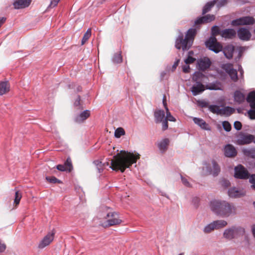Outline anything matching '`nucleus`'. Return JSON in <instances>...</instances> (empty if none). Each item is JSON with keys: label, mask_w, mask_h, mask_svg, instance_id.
<instances>
[{"label": "nucleus", "mask_w": 255, "mask_h": 255, "mask_svg": "<svg viewBox=\"0 0 255 255\" xmlns=\"http://www.w3.org/2000/svg\"><path fill=\"white\" fill-rule=\"evenodd\" d=\"M139 155L135 156L133 153L125 150H121L114 156L111 161L110 167L114 171H120L123 173L126 168H129L134 163L136 162Z\"/></svg>", "instance_id": "obj_1"}, {"label": "nucleus", "mask_w": 255, "mask_h": 255, "mask_svg": "<svg viewBox=\"0 0 255 255\" xmlns=\"http://www.w3.org/2000/svg\"><path fill=\"white\" fill-rule=\"evenodd\" d=\"M210 207L213 212L222 217H229L235 212L233 205L226 201H212L210 202Z\"/></svg>", "instance_id": "obj_2"}, {"label": "nucleus", "mask_w": 255, "mask_h": 255, "mask_svg": "<svg viewBox=\"0 0 255 255\" xmlns=\"http://www.w3.org/2000/svg\"><path fill=\"white\" fill-rule=\"evenodd\" d=\"M196 33V29L191 28L187 31L185 37L183 38V35L181 33L176 39L175 47L179 50L182 48L183 51L188 50L192 45Z\"/></svg>", "instance_id": "obj_3"}, {"label": "nucleus", "mask_w": 255, "mask_h": 255, "mask_svg": "<svg viewBox=\"0 0 255 255\" xmlns=\"http://www.w3.org/2000/svg\"><path fill=\"white\" fill-rule=\"evenodd\" d=\"M245 233V230L244 228L240 226H232L224 231L223 236L227 240H231L243 236Z\"/></svg>", "instance_id": "obj_4"}, {"label": "nucleus", "mask_w": 255, "mask_h": 255, "mask_svg": "<svg viewBox=\"0 0 255 255\" xmlns=\"http://www.w3.org/2000/svg\"><path fill=\"white\" fill-rule=\"evenodd\" d=\"M254 139H255L254 135L241 131L236 135L235 143L239 145H246L253 142Z\"/></svg>", "instance_id": "obj_5"}, {"label": "nucleus", "mask_w": 255, "mask_h": 255, "mask_svg": "<svg viewBox=\"0 0 255 255\" xmlns=\"http://www.w3.org/2000/svg\"><path fill=\"white\" fill-rule=\"evenodd\" d=\"M205 46L210 50L214 52L215 53H218L222 51L223 46L222 44L217 41L216 37L210 36L207 39L205 43Z\"/></svg>", "instance_id": "obj_6"}, {"label": "nucleus", "mask_w": 255, "mask_h": 255, "mask_svg": "<svg viewBox=\"0 0 255 255\" xmlns=\"http://www.w3.org/2000/svg\"><path fill=\"white\" fill-rule=\"evenodd\" d=\"M107 218L109 219L103 225L105 227L119 225L122 222V220L119 218L118 213L116 212L108 213L106 215Z\"/></svg>", "instance_id": "obj_7"}, {"label": "nucleus", "mask_w": 255, "mask_h": 255, "mask_svg": "<svg viewBox=\"0 0 255 255\" xmlns=\"http://www.w3.org/2000/svg\"><path fill=\"white\" fill-rule=\"evenodd\" d=\"M234 177L237 179H247L249 178L250 174L243 165L239 164L235 167Z\"/></svg>", "instance_id": "obj_8"}, {"label": "nucleus", "mask_w": 255, "mask_h": 255, "mask_svg": "<svg viewBox=\"0 0 255 255\" xmlns=\"http://www.w3.org/2000/svg\"><path fill=\"white\" fill-rule=\"evenodd\" d=\"M255 23V20L252 16H243L233 20L232 24L234 26L240 25H252Z\"/></svg>", "instance_id": "obj_9"}, {"label": "nucleus", "mask_w": 255, "mask_h": 255, "mask_svg": "<svg viewBox=\"0 0 255 255\" xmlns=\"http://www.w3.org/2000/svg\"><path fill=\"white\" fill-rule=\"evenodd\" d=\"M55 234V232L54 230L49 232L39 243L38 248L40 249H43L49 245L53 240Z\"/></svg>", "instance_id": "obj_10"}, {"label": "nucleus", "mask_w": 255, "mask_h": 255, "mask_svg": "<svg viewBox=\"0 0 255 255\" xmlns=\"http://www.w3.org/2000/svg\"><path fill=\"white\" fill-rule=\"evenodd\" d=\"M211 64V62L208 57L201 58L197 61L198 69L200 71H205L210 67Z\"/></svg>", "instance_id": "obj_11"}, {"label": "nucleus", "mask_w": 255, "mask_h": 255, "mask_svg": "<svg viewBox=\"0 0 255 255\" xmlns=\"http://www.w3.org/2000/svg\"><path fill=\"white\" fill-rule=\"evenodd\" d=\"M212 167L207 166V170L210 174L214 177L217 176L221 171L220 166L215 160H212Z\"/></svg>", "instance_id": "obj_12"}, {"label": "nucleus", "mask_w": 255, "mask_h": 255, "mask_svg": "<svg viewBox=\"0 0 255 255\" xmlns=\"http://www.w3.org/2000/svg\"><path fill=\"white\" fill-rule=\"evenodd\" d=\"M238 36L242 40L248 41L251 36L250 31L245 27H241L237 31Z\"/></svg>", "instance_id": "obj_13"}, {"label": "nucleus", "mask_w": 255, "mask_h": 255, "mask_svg": "<svg viewBox=\"0 0 255 255\" xmlns=\"http://www.w3.org/2000/svg\"><path fill=\"white\" fill-rule=\"evenodd\" d=\"M237 152L235 147L232 144H228L224 147V154L225 156L230 157L237 155Z\"/></svg>", "instance_id": "obj_14"}, {"label": "nucleus", "mask_w": 255, "mask_h": 255, "mask_svg": "<svg viewBox=\"0 0 255 255\" xmlns=\"http://www.w3.org/2000/svg\"><path fill=\"white\" fill-rule=\"evenodd\" d=\"M90 115L91 112L89 110H85L75 118V122L79 124L82 123L87 119Z\"/></svg>", "instance_id": "obj_15"}, {"label": "nucleus", "mask_w": 255, "mask_h": 255, "mask_svg": "<svg viewBox=\"0 0 255 255\" xmlns=\"http://www.w3.org/2000/svg\"><path fill=\"white\" fill-rule=\"evenodd\" d=\"M31 2V0H16L13 3L14 8L16 9L28 7Z\"/></svg>", "instance_id": "obj_16"}, {"label": "nucleus", "mask_w": 255, "mask_h": 255, "mask_svg": "<svg viewBox=\"0 0 255 255\" xmlns=\"http://www.w3.org/2000/svg\"><path fill=\"white\" fill-rule=\"evenodd\" d=\"M235 50V47L232 44H229L223 47V52L224 56L228 59H231L233 57V53Z\"/></svg>", "instance_id": "obj_17"}, {"label": "nucleus", "mask_w": 255, "mask_h": 255, "mask_svg": "<svg viewBox=\"0 0 255 255\" xmlns=\"http://www.w3.org/2000/svg\"><path fill=\"white\" fill-rule=\"evenodd\" d=\"M193 121L195 124L200 127L202 129L206 130H210L211 129L209 125L202 119L195 117L193 119Z\"/></svg>", "instance_id": "obj_18"}, {"label": "nucleus", "mask_w": 255, "mask_h": 255, "mask_svg": "<svg viewBox=\"0 0 255 255\" xmlns=\"http://www.w3.org/2000/svg\"><path fill=\"white\" fill-rule=\"evenodd\" d=\"M205 90L204 85L200 82H197L196 85L191 88V92L193 96H197Z\"/></svg>", "instance_id": "obj_19"}, {"label": "nucleus", "mask_w": 255, "mask_h": 255, "mask_svg": "<svg viewBox=\"0 0 255 255\" xmlns=\"http://www.w3.org/2000/svg\"><path fill=\"white\" fill-rule=\"evenodd\" d=\"M228 195L230 197L238 198L243 196L244 192L236 187H233L228 190Z\"/></svg>", "instance_id": "obj_20"}, {"label": "nucleus", "mask_w": 255, "mask_h": 255, "mask_svg": "<svg viewBox=\"0 0 255 255\" xmlns=\"http://www.w3.org/2000/svg\"><path fill=\"white\" fill-rule=\"evenodd\" d=\"M221 32V36L225 38H232L236 35V31L232 28L224 29Z\"/></svg>", "instance_id": "obj_21"}, {"label": "nucleus", "mask_w": 255, "mask_h": 255, "mask_svg": "<svg viewBox=\"0 0 255 255\" xmlns=\"http://www.w3.org/2000/svg\"><path fill=\"white\" fill-rule=\"evenodd\" d=\"M154 116L155 118V122L160 123L162 122L165 117V113L163 110H159L154 112Z\"/></svg>", "instance_id": "obj_22"}, {"label": "nucleus", "mask_w": 255, "mask_h": 255, "mask_svg": "<svg viewBox=\"0 0 255 255\" xmlns=\"http://www.w3.org/2000/svg\"><path fill=\"white\" fill-rule=\"evenodd\" d=\"M234 100L239 104H241L244 102L245 96L240 91L237 90L234 93Z\"/></svg>", "instance_id": "obj_23"}, {"label": "nucleus", "mask_w": 255, "mask_h": 255, "mask_svg": "<svg viewBox=\"0 0 255 255\" xmlns=\"http://www.w3.org/2000/svg\"><path fill=\"white\" fill-rule=\"evenodd\" d=\"M169 143V139L166 138L162 139L158 143V147L159 148V149L162 152H164L165 151L167 150Z\"/></svg>", "instance_id": "obj_24"}, {"label": "nucleus", "mask_w": 255, "mask_h": 255, "mask_svg": "<svg viewBox=\"0 0 255 255\" xmlns=\"http://www.w3.org/2000/svg\"><path fill=\"white\" fill-rule=\"evenodd\" d=\"M216 0H212L208 2L203 8L202 14H205L207 12H209L211 9V8L214 6Z\"/></svg>", "instance_id": "obj_25"}, {"label": "nucleus", "mask_w": 255, "mask_h": 255, "mask_svg": "<svg viewBox=\"0 0 255 255\" xmlns=\"http://www.w3.org/2000/svg\"><path fill=\"white\" fill-rule=\"evenodd\" d=\"M93 163L95 164V165L96 167V168L98 171L99 173H102L104 170V168L105 167L106 164L108 165H109V163H102L101 161L100 160H95L93 162Z\"/></svg>", "instance_id": "obj_26"}, {"label": "nucleus", "mask_w": 255, "mask_h": 255, "mask_svg": "<svg viewBox=\"0 0 255 255\" xmlns=\"http://www.w3.org/2000/svg\"><path fill=\"white\" fill-rule=\"evenodd\" d=\"M243 153L248 157L255 158V148H244L243 149Z\"/></svg>", "instance_id": "obj_27"}, {"label": "nucleus", "mask_w": 255, "mask_h": 255, "mask_svg": "<svg viewBox=\"0 0 255 255\" xmlns=\"http://www.w3.org/2000/svg\"><path fill=\"white\" fill-rule=\"evenodd\" d=\"M9 90L7 82H0V95L4 94Z\"/></svg>", "instance_id": "obj_28"}, {"label": "nucleus", "mask_w": 255, "mask_h": 255, "mask_svg": "<svg viewBox=\"0 0 255 255\" xmlns=\"http://www.w3.org/2000/svg\"><path fill=\"white\" fill-rule=\"evenodd\" d=\"M213 222L215 229L222 228L227 225V222L224 220H217Z\"/></svg>", "instance_id": "obj_29"}, {"label": "nucleus", "mask_w": 255, "mask_h": 255, "mask_svg": "<svg viewBox=\"0 0 255 255\" xmlns=\"http://www.w3.org/2000/svg\"><path fill=\"white\" fill-rule=\"evenodd\" d=\"M204 77H205L204 74H203V73H202L200 72L196 71V72H194V73L193 75L192 79H193V80L194 81L196 82V83L197 82H201V81L202 80V79Z\"/></svg>", "instance_id": "obj_30"}, {"label": "nucleus", "mask_w": 255, "mask_h": 255, "mask_svg": "<svg viewBox=\"0 0 255 255\" xmlns=\"http://www.w3.org/2000/svg\"><path fill=\"white\" fill-rule=\"evenodd\" d=\"M112 61L115 64H119L121 63L123 61L121 52L115 53L112 58Z\"/></svg>", "instance_id": "obj_31"}, {"label": "nucleus", "mask_w": 255, "mask_h": 255, "mask_svg": "<svg viewBox=\"0 0 255 255\" xmlns=\"http://www.w3.org/2000/svg\"><path fill=\"white\" fill-rule=\"evenodd\" d=\"M220 83H209L206 86V88L210 90H220Z\"/></svg>", "instance_id": "obj_32"}, {"label": "nucleus", "mask_w": 255, "mask_h": 255, "mask_svg": "<svg viewBox=\"0 0 255 255\" xmlns=\"http://www.w3.org/2000/svg\"><path fill=\"white\" fill-rule=\"evenodd\" d=\"M163 104H164V105L165 107V109L167 111L166 117L165 119H166L167 121L175 122L176 121L175 118L171 115V113L169 112L168 111V109L166 107V103L165 100V96L163 97Z\"/></svg>", "instance_id": "obj_33"}, {"label": "nucleus", "mask_w": 255, "mask_h": 255, "mask_svg": "<svg viewBox=\"0 0 255 255\" xmlns=\"http://www.w3.org/2000/svg\"><path fill=\"white\" fill-rule=\"evenodd\" d=\"M222 30H220L219 26L214 25L211 28V36L216 37V36L220 34L221 35Z\"/></svg>", "instance_id": "obj_34"}, {"label": "nucleus", "mask_w": 255, "mask_h": 255, "mask_svg": "<svg viewBox=\"0 0 255 255\" xmlns=\"http://www.w3.org/2000/svg\"><path fill=\"white\" fill-rule=\"evenodd\" d=\"M231 79L234 82H237L239 79L238 73L236 69H233L228 73Z\"/></svg>", "instance_id": "obj_35"}, {"label": "nucleus", "mask_w": 255, "mask_h": 255, "mask_svg": "<svg viewBox=\"0 0 255 255\" xmlns=\"http://www.w3.org/2000/svg\"><path fill=\"white\" fill-rule=\"evenodd\" d=\"M91 35V29L88 28L82 38L81 41V45H84L86 42V41L89 39Z\"/></svg>", "instance_id": "obj_36"}, {"label": "nucleus", "mask_w": 255, "mask_h": 255, "mask_svg": "<svg viewBox=\"0 0 255 255\" xmlns=\"http://www.w3.org/2000/svg\"><path fill=\"white\" fill-rule=\"evenodd\" d=\"M213 224V222H212L206 225L203 229V232L205 233H209L215 229Z\"/></svg>", "instance_id": "obj_37"}, {"label": "nucleus", "mask_w": 255, "mask_h": 255, "mask_svg": "<svg viewBox=\"0 0 255 255\" xmlns=\"http://www.w3.org/2000/svg\"><path fill=\"white\" fill-rule=\"evenodd\" d=\"M125 134V130L122 128H118L115 131V136L117 138H120L122 135Z\"/></svg>", "instance_id": "obj_38"}, {"label": "nucleus", "mask_w": 255, "mask_h": 255, "mask_svg": "<svg viewBox=\"0 0 255 255\" xmlns=\"http://www.w3.org/2000/svg\"><path fill=\"white\" fill-rule=\"evenodd\" d=\"M46 179L51 183H61V180H59L54 176H46Z\"/></svg>", "instance_id": "obj_39"}, {"label": "nucleus", "mask_w": 255, "mask_h": 255, "mask_svg": "<svg viewBox=\"0 0 255 255\" xmlns=\"http://www.w3.org/2000/svg\"><path fill=\"white\" fill-rule=\"evenodd\" d=\"M209 110L214 114H219L220 111V107L218 106L211 105L208 106Z\"/></svg>", "instance_id": "obj_40"}, {"label": "nucleus", "mask_w": 255, "mask_h": 255, "mask_svg": "<svg viewBox=\"0 0 255 255\" xmlns=\"http://www.w3.org/2000/svg\"><path fill=\"white\" fill-rule=\"evenodd\" d=\"M64 165L66 167L67 171L69 172H70L72 170L73 167L72 164V161L70 157L67 158L64 163Z\"/></svg>", "instance_id": "obj_41"}, {"label": "nucleus", "mask_w": 255, "mask_h": 255, "mask_svg": "<svg viewBox=\"0 0 255 255\" xmlns=\"http://www.w3.org/2000/svg\"><path fill=\"white\" fill-rule=\"evenodd\" d=\"M255 91H252L249 93V94L247 97L246 100H247V102L250 104L252 102H253V100H255Z\"/></svg>", "instance_id": "obj_42"}, {"label": "nucleus", "mask_w": 255, "mask_h": 255, "mask_svg": "<svg viewBox=\"0 0 255 255\" xmlns=\"http://www.w3.org/2000/svg\"><path fill=\"white\" fill-rule=\"evenodd\" d=\"M203 17L205 23L210 22L214 20L215 18V15L213 14H207L205 16H203Z\"/></svg>", "instance_id": "obj_43"}, {"label": "nucleus", "mask_w": 255, "mask_h": 255, "mask_svg": "<svg viewBox=\"0 0 255 255\" xmlns=\"http://www.w3.org/2000/svg\"><path fill=\"white\" fill-rule=\"evenodd\" d=\"M223 128L226 131H230L231 130V125L228 121H224L222 123Z\"/></svg>", "instance_id": "obj_44"}, {"label": "nucleus", "mask_w": 255, "mask_h": 255, "mask_svg": "<svg viewBox=\"0 0 255 255\" xmlns=\"http://www.w3.org/2000/svg\"><path fill=\"white\" fill-rule=\"evenodd\" d=\"M21 198V195L18 191H16L15 193V198L14 203L16 205H18L19 203L20 199Z\"/></svg>", "instance_id": "obj_45"}, {"label": "nucleus", "mask_w": 255, "mask_h": 255, "mask_svg": "<svg viewBox=\"0 0 255 255\" xmlns=\"http://www.w3.org/2000/svg\"><path fill=\"white\" fill-rule=\"evenodd\" d=\"M223 68L225 70L226 72L228 74L231 71H232V69H234L233 68V65L231 64H225Z\"/></svg>", "instance_id": "obj_46"}, {"label": "nucleus", "mask_w": 255, "mask_h": 255, "mask_svg": "<svg viewBox=\"0 0 255 255\" xmlns=\"http://www.w3.org/2000/svg\"><path fill=\"white\" fill-rule=\"evenodd\" d=\"M203 16L198 17L194 22V25H197L205 23Z\"/></svg>", "instance_id": "obj_47"}, {"label": "nucleus", "mask_w": 255, "mask_h": 255, "mask_svg": "<svg viewBox=\"0 0 255 255\" xmlns=\"http://www.w3.org/2000/svg\"><path fill=\"white\" fill-rule=\"evenodd\" d=\"M249 182L252 184L251 187L255 190V174H252L250 176Z\"/></svg>", "instance_id": "obj_48"}, {"label": "nucleus", "mask_w": 255, "mask_h": 255, "mask_svg": "<svg viewBox=\"0 0 255 255\" xmlns=\"http://www.w3.org/2000/svg\"><path fill=\"white\" fill-rule=\"evenodd\" d=\"M196 59L195 58L192 57L190 55H188V57L185 60V62L186 64H189L193 63Z\"/></svg>", "instance_id": "obj_49"}, {"label": "nucleus", "mask_w": 255, "mask_h": 255, "mask_svg": "<svg viewBox=\"0 0 255 255\" xmlns=\"http://www.w3.org/2000/svg\"><path fill=\"white\" fill-rule=\"evenodd\" d=\"M181 179L182 183L186 187H191V184L188 181L187 179L185 177H184L182 175H181Z\"/></svg>", "instance_id": "obj_50"}, {"label": "nucleus", "mask_w": 255, "mask_h": 255, "mask_svg": "<svg viewBox=\"0 0 255 255\" xmlns=\"http://www.w3.org/2000/svg\"><path fill=\"white\" fill-rule=\"evenodd\" d=\"M234 127L236 130H240L242 128V125L240 122L236 121L234 124Z\"/></svg>", "instance_id": "obj_51"}, {"label": "nucleus", "mask_w": 255, "mask_h": 255, "mask_svg": "<svg viewBox=\"0 0 255 255\" xmlns=\"http://www.w3.org/2000/svg\"><path fill=\"white\" fill-rule=\"evenodd\" d=\"M162 122V129L163 131H164L168 128V122L166 119H164Z\"/></svg>", "instance_id": "obj_52"}, {"label": "nucleus", "mask_w": 255, "mask_h": 255, "mask_svg": "<svg viewBox=\"0 0 255 255\" xmlns=\"http://www.w3.org/2000/svg\"><path fill=\"white\" fill-rule=\"evenodd\" d=\"M249 117L251 119H255V109H251L248 111Z\"/></svg>", "instance_id": "obj_53"}, {"label": "nucleus", "mask_w": 255, "mask_h": 255, "mask_svg": "<svg viewBox=\"0 0 255 255\" xmlns=\"http://www.w3.org/2000/svg\"><path fill=\"white\" fill-rule=\"evenodd\" d=\"M224 108L226 111V113L227 115H231L234 111V109L231 107L228 106V107H225Z\"/></svg>", "instance_id": "obj_54"}, {"label": "nucleus", "mask_w": 255, "mask_h": 255, "mask_svg": "<svg viewBox=\"0 0 255 255\" xmlns=\"http://www.w3.org/2000/svg\"><path fill=\"white\" fill-rule=\"evenodd\" d=\"M59 1L60 0H51L48 7H54L57 5Z\"/></svg>", "instance_id": "obj_55"}, {"label": "nucleus", "mask_w": 255, "mask_h": 255, "mask_svg": "<svg viewBox=\"0 0 255 255\" xmlns=\"http://www.w3.org/2000/svg\"><path fill=\"white\" fill-rule=\"evenodd\" d=\"M198 103L199 106L202 108H206L208 106V103L204 101H199Z\"/></svg>", "instance_id": "obj_56"}, {"label": "nucleus", "mask_w": 255, "mask_h": 255, "mask_svg": "<svg viewBox=\"0 0 255 255\" xmlns=\"http://www.w3.org/2000/svg\"><path fill=\"white\" fill-rule=\"evenodd\" d=\"M56 168L61 171H67L66 167L65 166L64 164H59L56 166Z\"/></svg>", "instance_id": "obj_57"}, {"label": "nucleus", "mask_w": 255, "mask_h": 255, "mask_svg": "<svg viewBox=\"0 0 255 255\" xmlns=\"http://www.w3.org/2000/svg\"><path fill=\"white\" fill-rule=\"evenodd\" d=\"M183 72L185 73H188L190 72V66L189 65H185L182 67Z\"/></svg>", "instance_id": "obj_58"}, {"label": "nucleus", "mask_w": 255, "mask_h": 255, "mask_svg": "<svg viewBox=\"0 0 255 255\" xmlns=\"http://www.w3.org/2000/svg\"><path fill=\"white\" fill-rule=\"evenodd\" d=\"M81 97L79 95L77 96V98L74 102V106L78 107L80 105Z\"/></svg>", "instance_id": "obj_59"}, {"label": "nucleus", "mask_w": 255, "mask_h": 255, "mask_svg": "<svg viewBox=\"0 0 255 255\" xmlns=\"http://www.w3.org/2000/svg\"><path fill=\"white\" fill-rule=\"evenodd\" d=\"M238 71L240 73L239 76L241 77V78H243V75H244V70H243L241 65H239Z\"/></svg>", "instance_id": "obj_60"}, {"label": "nucleus", "mask_w": 255, "mask_h": 255, "mask_svg": "<svg viewBox=\"0 0 255 255\" xmlns=\"http://www.w3.org/2000/svg\"><path fill=\"white\" fill-rule=\"evenodd\" d=\"M179 61H180V60H179V59H177V60H176L174 62V63L173 65H172V70L173 71H174V70L176 69V67H177V66L178 65V64H179Z\"/></svg>", "instance_id": "obj_61"}, {"label": "nucleus", "mask_w": 255, "mask_h": 255, "mask_svg": "<svg viewBox=\"0 0 255 255\" xmlns=\"http://www.w3.org/2000/svg\"><path fill=\"white\" fill-rule=\"evenodd\" d=\"M230 183V182L228 180H224L223 181V185L226 187H228L229 186Z\"/></svg>", "instance_id": "obj_62"}, {"label": "nucleus", "mask_w": 255, "mask_h": 255, "mask_svg": "<svg viewBox=\"0 0 255 255\" xmlns=\"http://www.w3.org/2000/svg\"><path fill=\"white\" fill-rule=\"evenodd\" d=\"M250 106H251L252 109H255V99L253 100V102L250 103Z\"/></svg>", "instance_id": "obj_63"}, {"label": "nucleus", "mask_w": 255, "mask_h": 255, "mask_svg": "<svg viewBox=\"0 0 255 255\" xmlns=\"http://www.w3.org/2000/svg\"><path fill=\"white\" fill-rule=\"evenodd\" d=\"M252 231L254 237L255 238V224L252 226Z\"/></svg>", "instance_id": "obj_64"}]
</instances>
